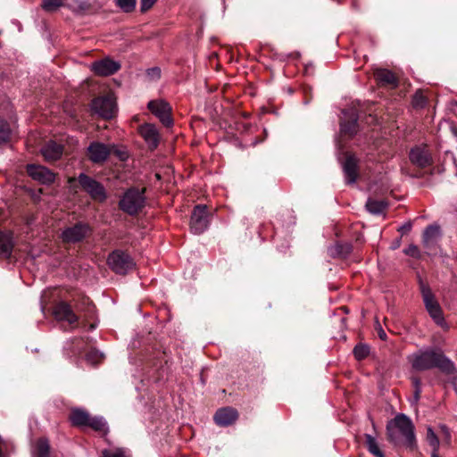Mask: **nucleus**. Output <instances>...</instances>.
<instances>
[{"mask_svg":"<svg viewBox=\"0 0 457 457\" xmlns=\"http://www.w3.org/2000/svg\"><path fill=\"white\" fill-rule=\"evenodd\" d=\"M407 360L415 370L422 371L437 367L447 374L457 373L453 362L432 348L420 349L408 355Z\"/></svg>","mask_w":457,"mask_h":457,"instance_id":"nucleus-1","label":"nucleus"},{"mask_svg":"<svg viewBox=\"0 0 457 457\" xmlns=\"http://www.w3.org/2000/svg\"><path fill=\"white\" fill-rule=\"evenodd\" d=\"M388 439L394 444L404 443L411 445L415 441L414 428L411 420L404 414H398L387 425Z\"/></svg>","mask_w":457,"mask_h":457,"instance_id":"nucleus-2","label":"nucleus"},{"mask_svg":"<svg viewBox=\"0 0 457 457\" xmlns=\"http://www.w3.org/2000/svg\"><path fill=\"white\" fill-rule=\"evenodd\" d=\"M145 205V189L138 187L129 188L120 197L119 207L129 215L141 212Z\"/></svg>","mask_w":457,"mask_h":457,"instance_id":"nucleus-3","label":"nucleus"},{"mask_svg":"<svg viewBox=\"0 0 457 457\" xmlns=\"http://www.w3.org/2000/svg\"><path fill=\"white\" fill-rule=\"evenodd\" d=\"M420 288L425 308L433 320L439 326L448 328L443 316L442 308L431 291L430 287L423 281H420Z\"/></svg>","mask_w":457,"mask_h":457,"instance_id":"nucleus-4","label":"nucleus"},{"mask_svg":"<svg viewBox=\"0 0 457 457\" xmlns=\"http://www.w3.org/2000/svg\"><path fill=\"white\" fill-rule=\"evenodd\" d=\"M92 110L104 119H111L116 112V100L113 94L96 97L91 104Z\"/></svg>","mask_w":457,"mask_h":457,"instance_id":"nucleus-5","label":"nucleus"},{"mask_svg":"<svg viewBox=\"0 0 457 457\" xmlns=\"http://www.w3.org/2000/svg\"><path fill=\"white\" fill-rule=\"evenodd\" d=\"M108 264L111 269L118 274H126L134 268V262L131 257L120 251H114L108 257Z\"/></svg>","mask_w":457,"mask_h":457,"instance_id":"nucleus-6","label":"nucleus"},{"mask_svg":"<svg viewBox=\"0 0 457 457\" xmlns=\"http://www.w3.org/2000/svg\"><path fill=\"white\" fill-rule=\"evenodd\" d=\"M147 107L164 126L170 127L173 124V120L170 116L171 107L164 100L150 101L147 104Z\"/></svg>","mask_w":457,"mask_h":457,"instance_id":"nucleus-7","label":"nucleus"},{"mask_svg":"<svg viewBox=\"0 0 457 457\" xmlns=\"http://www.w3.org/2000/svg\"><path fill=\"white\" fill-rule=\"evenodd\" d=\"M209 220L207 208L205 205H197L195 207L191 216L190 228L194 234L203 233L208 227Z\"/></svg>","mask_w":457,"mask_h":457,"instance_id":"nucleus-8","label":"nucleus"},{"mask_svg":"<svg viewBox=\"0 0 457 457\" xmlns=\"http://www.w3.org/2000/svg\"><path fill=\"white\" fill-rule=\"evenodd\" d=\"M79 182L92 198L98 201H104L106 198L104 187L90 177L82 173L79 176Z\"/></svg>","mask_w":457,"mask_h":457,"instance_id":"nucleus-9","label":"nucleus"},{"mask_svg":"<svg viewBox=\"0 0 457 457\" xmlns=\"http://www.w3.org/2000/svg\"><path fill=\"white\" fill-rule=\"evenodd\" d=\"M27 172L29 177L41 184H50L55 178L50 170L41 165L29 164L27 166Z\"/></svg>","mask_w":457,"mask_h":457,"instance_id":"nucleus-10","label":"nucleus"},{"mask_svg":"<svg viewBox=\"0 0 457 457\" xmlns=\"http://www.w3.org/2000/svg\"><path fill=\"white\" fill-rule=\"evenodd\" d=\"M54 315L57 320L65 321L70 325H75L79 320L71 305L65 302H60L54 306Z\"/></svg>","mask_w":457,"mask_h":457,"instance_id":"nucleus-11","label":"nucleus"},{"mask_svg":"<svg viewBox=\"0 0 457 457\" xmlns=\"http://www.w3.org/2000/svg\"><path fill=\"white\" fill-rule=\"evenodd\" d=\"M120 68L117 62H114L109 58H105L97 62H95L91 65L92 71L100 76H109L115 73Z\"/></svg>","mask_w":457,"mask_h":457,"instance_id":"nucleus-12","label":"nucleus"},{"mask_svg":"<svg viewBox=\"0 0 457 457\" xmlns=\"http://www.w3.org/2000/svg\"><path fill=\"white\" fill-rule=\"evenodd\" d=\"M87 232L88 227L85 224L79 223L64 229L62 233V237L66 243H75L84 238Z\"/></svg>","mask_w":457,"mask_h":457,"instance_id":"nucleus-13","label":"nucleus"},{"mask_svg":"<svg viewBox=\"0 0 457 457\" xmlns=\"http://www.w3.org/2000/svg\"><path fill=\"white\" fill-rule=\"evenodd\" d=\"M139 133L149 148L155 149L158 146L160 134L154 125L146 123L140 126Z\"/></svg>","mask_w":457,"mask_h":457,"instance_id":"nucleus-14","label":"nucleus"},{"mask_svg":"<svg viewBox=\"0 0 457 457\" xmlns=\"http://www.w3.org/2000/svg\"><path fill=\"white\" fill-rule=\"evenodd\" d=\"M344 118L341 121V131L349 136H353L357 132L358 115L355 110L343 112Z\"/></svg>","mask_w":457,"mask_h":457,"instance_id":"nucleus-15","label":"nucleus"},{"mask_svg":"<svg viewBox=\"0 0 457 457\" xmlns=\"http://www.w3.org/2000/svg\"><path fill=\"white\" fill-rule=\"evenodd\" d=\"M110 154V148L102 143L95 142L88 146L89 159L93 162H103Z\"/></svg>","mask_w":457,"mask_h":457,"instance_id":"nucleus-16","label":"nucleus"},{"mask_svg":"<svg viewBox=\"0 0 457 457\" xmlns=\"http://www.w3.org/2000/svg\"><path fill=\"white\" fill-rule=\"evenodd\" d=\"M237 419V411L230 407L221 408L214 415V420L220 426H228Z\"/></svg>","mask_w":457,"mask_h":457,"instance_id":"nucleus-17","label":"nucleus"},{"mask_svg":"<svg viewBox=\"0 0 457 457\" xmlns=\"http://www.w3.org/2000/svg\"><path fill=\"white\" fill-rule=\"evenodd\" d=\"M62 151V146L53 141H49L41 148V154L47 162L58 160Z\"/></svg>","mask_w":457,"mask_h":457,"instance_id":"nucleus-18","label":"nucleus"},{"mask_svg":"<svg viewBox=\"0 0 457 457\" xmlns=\"http://www.w3.org/2000/svg\"><path fill=\"white\" fill-rule=\"evenodd\" d=\"M411 162L419 166L426 167L430 163V157L428 151L425 148L414 147L410 152Z\"/></svg>","mask_w":457,"mask_h":457,"instance_id":"nucleus-19","label":"nucleus"},{"mask_svg":"<svg viewBox=\"0 0 457 457\" xmlns=\"http://www.w3.org/2000/svg\"><path fill=\"white\" fill-rule=\"evenodd\" d=\"M440 228L436 225H430L423 232L422 243L426 248H430L437 243L440 238Z\"/></svg>","mask_w":457,"mask_h":457,"instance_id":"nucleus-20","label":"nucleus"},{"mask_svg":"<svg viewBox=\"0 0 457 457\" xmlns=\"http://www.w3.org/2000/svg\"><path fill=\"white\" fill-rule=\"evenodd\" d=\"M50 454V444L47 438L37 439L31 446V457H48Z\"/></svg>","mask_w":457,"mask_h":457,"instance_id":"nucleus-21","label":"nucleus"},{"mask_svg":"<svg viewBox=\"0 0 457 457\" xmlns=\"http://www.w3.org/2000/svg\"><path fill=\"white\" fill-rule=\"evenodd\" d=\"M343 170L348 184H353L357 179V161L353 156H348L344 163Z\"/></svg>","mask_w":457,"mask_h":457,"instance_id":"nucleus-22","label":"nucleus"},{"mask_svg":"<svg viewBox=\"0 0 457 457\" xmlns=\"http://www.w3.org/2000/svg\"><path fill=\"white\" fill-rule=\"evenodd\" d=\"M13 247L11 232H0V250L5 258H9Z\"/></svg>","mask_w":457,"mask_h":457,"instance_id":"nucleus-23","label":"nucleus"},{"mask_svg":"<svg viewBox=\"0 0 457 457\" xmlns=\"http://www.w3.org/2000/svg\"><path fill=\"white\" fill-rule=\"evenodd\" d=\"M374 75H375L376 79L381 83L390 85L393 87L397 86L396 77L395 76V74L392 71H390L386 69L376 70Z\"/></svg>","mask_w":457,"mask_h":457,"instance_id":"nucleus-24","label":"nucleus"},{"mask_svg":"<svg viewBox=\"0 0 457 457\" xmlns=\"http://www.w3.org/2000/svg\"><path fill=\"white\" fill-rule=\"evenodd\" d=\"M90 418L91 416L82 410H74L71 413V420L75 426H87L90 421Z\"/></svg>","mask_w":457,"mask_h":457,"instance_id":"nucleus-25","label":"nucleus"},{"mask_svg":"<svg viewBox=\"0 0 457 457\" xmlns=\"http://www.w3.org/2000/svg\"><path fill=\"white\" fill-rule=\"evenodd\" d=\"M387 204L385 201L369 199L366 203V208L372 214H380L386 208Z\"/></svg>","mask_w":457,"mask_h":457,"instance_id":"nucleus-26","label":"nucleus"},{"mask_svg":"<svg viewBox=\"0 0 457 457\" xmlns=\"http://www.w3.org/2000/svg\"><path fill=\"white\" fill-rule=\"evenodd\" d=\"M366 446L369 452L375 457H385L383 452L380 450L378 443L376 438L370 435H365Z\"/></svg>","mask_w":457,"mask_h":457,"instance_id":"nucleus-27","label":"nucleus"},{"mask_svg":"<svg viewBox=\"0 0 457 457\" xmlns=\"http://www.w3.org/2000/svg\"><path fill=\"white\" fill-rule=\"evenodd\" d=\"M87 427H90L94 430L103 434H106L108 432L107 423L102 417H91Z\"/></svg>","mask_w":457,"mask_h":457,"instance_id":"nucleus-28","label":"nucleus"},{"mask_svg":"<svg viewBox=\"0 0 457 457\" xmlns=\"http://www.w3.org/2000/svg\"><path fill=\"white\" fill-rule=\"evenodd\" d=\"M427 441L428 445L432 447V453H437L439 448L438 436L434 432V430L430 427H428L427 429Z\"/></svg>","mask_w":457,"mask_h":457,"instance_id":"nucleus-29","label":"nucleus"},{"mask_svg":"<svg viewBox=\"0 0 457 457\" xmlns=\"http://www.w3.org/2000/svg\"><path fill=\"white\" fill-rule=\"evenodd\" d=\"M115 4L119 6L123 12H132L137 4V0H115Z\"/></svg>","mask_w":457,"mask_h":457,"instance_id":"nucleus-30","label":"nucleus"},{"mask_svg":"<svg viewBox=\"0 0 457 457\" xmlns=\"http://www.w3.org/2000/svg\"><path fill=\"white\" fill-rule=\"evenodd\" d=\"M11 135V129L9 124L4 120H0V144L5 143L9 140Z\"/></svg>","mask_w":457,"mask_h":457,"instance_id":"nucleus-31","label":"nucleus"},{"mask_svg":"<svg viewBox=\"0 0 457 457\" xmlns=\"http://www.w3.org/2000/svg\"><path fill=\"white\" fill-rule=\"evenodd\" d=\"M370 348L365 345H358L353 349V354L357 360H362L368 356Z\"/></svg>","mask_w":457,"mask_h":457,"instance_id":"nucleus-32","label":"nucleus"},{"mask_svg":"<svg viewBox=\"0 0 457 457\" xmlns=\"http://www.w3.org/2000/svg\"><path fill=\"white\" fill-rule=\"evenodd\" d=\"M63 3V0H44L42 8L47 12L55 11Z\"/></svg>","mask_w":457,"mask_h":457,"instance_id":"nucleus-33","label":"nucleus"},{"mask_svg":"<svg viewBox=\"0 0 457 457\" xmlns=\"http://www.w3.org/2000/svg\"><path fill=\"white\" fill-rule=\"evenodd\" d=\"M104 358V354L97 350H90L87 355L86 360L91 364L98 363Z\"/></svg>","mask_w":457,"mask_h":457,"instance_id":"nucleus-34","label":"nucleus"},{"mask_svg":"<svg viewBox=\"0 0 457 457\" xmlns=\"http://www.w3.org/2000/svg\"><path fill=\"white\" fill-rule=\"evenodd\" d=\"M403 253L406 255H409L415 259H420L421 258V253L419 249V247L415 245H410L407 248L403 250Z\"/></svg>","mask_w":457,"mask_h":457,"instance_id":"nucleus-35","label":"nucleus"},{"mask_svg":"<svg viewBox=\"0 0 457 457\" xmlns=\"http://www.w3.org/2000/svg\"><path fill=\"white\" fill-rule=\"evenodd\" d=\"M426 104V98L421 92H417L412 100V104L415 107H423Z\"/></svg>","mask_w":457,"mask_h":457,"instance_id":"nucleus-36","label":"nucleus"},{"mask_svg":"<svg viewBox=\"0 0 457 457\" xmlns=\"http://www.w3.org/2000/svg\"><path fill=\"white\" fill-rule=\"evenodd\" d=\"M146 77L149 80H156L161 77V70L157 67L148 69Z\"/></svg>","mask_w":457,"mask_h":457,"instance_id":"nucleus-37","label":"nucleus"},{"mask_svg":"<svg viewBox=\"0 0 457 457\" xmlns=\"http://www.w3.org/2000/svg\"><path fill=\"white\" fill-rule=\"evenodd\" d=\"M102 457H127V456H126L124 450L118 449L113 453H109L108 451H104Z\"/></svg>","mask_w":457,"mask_h":457,"instance_id":"nucleus-38","label":"nucleus"},{"mask_svg":"<svg viewBox=\"0 0 457 457\" xmlns=\"http://www.w3.org/2000/svg\"><path fill=\"white\" fill-rule=\"evenodd\" d=\"M157 0H141L140 9L141 12H146L155 4Z\"/></svg>","mask_w":457,"mask_h":457,"instance_id":"nucleus-39","label":"nucleus"},{"mask_svg":"<svg viewBox=\"0 0 457 457\" xmlns=\"http://www.w3.org/2000/svg\"><path fill=\"white\" fill-rule=\"evenodd\" d=\"M440 433L445 436L446 441H449L450 433L445 426H440Z\"/></svg>","mask_w":457,"mask_h":457,"instance_id":"nucleus-40","label":"nucleus"},{"mask_svg":"<svg viewBox=\"0 0 457 457\" xmlns=\"http://www.w3.org/2000/svg\"><path fill=\"white\" fill-rule=\"evenodd\" d=\"M412 385L414 386V389H421L420 388V380L418 378H412Z\"/></svg>","mask_w":457,"mask_h":457,"instance_id":"nucleus-41","label":"nucleus"},{"mask_svg":"<svg viewBox=\"0 0 457 457\" xmlns=\"http://www.w3.org/2000/svg\"><path fill=\"white\" fill-rule=\"evenodd\" d=\"M411 224L406 223L400 228V230H402L403 232H408L411 230Z\"/></svg>","mask_w":457,"mask_h":457,"instance_id":"nucleus-42","label":"nucleus"},{"mask_svg":"<svg viewBox=\"0 0 457 457\" xmlns=\"http://www.w3.org/2000/svg\"><path fill=\"white\" fill-rule=\"evenodd\" d=\"M378 336L379 337L382 339V340H385L386 338V332L382 329V328L379 326V329H378Z\"/></svg>","mask_w":457,"mask_h":457,"instance_id":"nucleus-43","label":"nucleus"},{"mask_svg":"<svg viewBox=\"0 0 457 457\" xmlns=\"http://www.w3.org/2000/svg\"><path fill=\"white\" fill-rule=\"evenodd\" d=\"M420 393H421V389H414V399H415V402L419 401Z\"/></svg>","mask_w":457,"mask_h":457,"instance_id":"nucleus-44","label":"nucleus"},{"mask_svg":"<svg viewBox=\"0 0 457 457\" xmlns=\"http://www.w3.org/2000/svg\"><path fill=\"white\" fill-rule=\"evenodd\" d=\"M431 457H439L437 453H432Z\"/></svg>","mask_w":457,"mask_h":457,"instance_id":"nucleus-45","label":"nucleus"},{"mask_svg":"<svg viewBox=\"0 0 457 457\" xmlns=\"http://www.w3.org/2000/svg\"><path fill=\"white\" fill-rule=\"evenodd\" d=\"M399 245H400V243H399V241H398L396 244H395V245L393 246V248H394V249L397 248V247L399 246Z\"/></svg>","mask_w":457,"mask_h":457,"instance_id":"nucleus-46","label":"nucleus"}]
</instances>
